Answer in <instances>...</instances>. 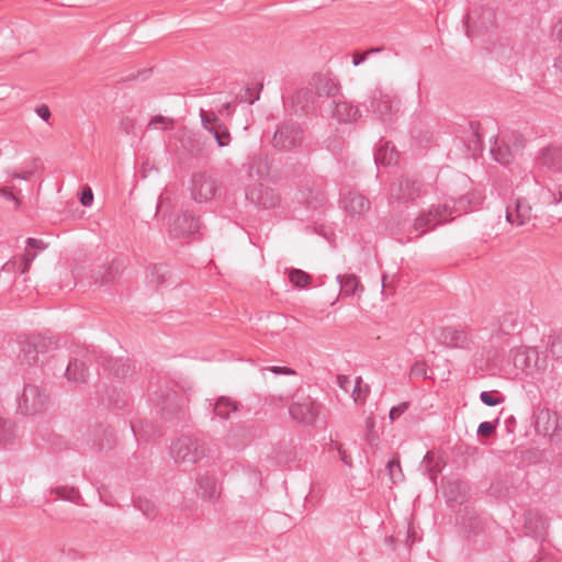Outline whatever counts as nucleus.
Segmentation results:
<instances>
[{
    "instance_id": "nucleus-18",
    "label": "nucleus",
    "mask_w": 562,
    "mask_h": 562,
    "mask_svg": "<svg viewBox=\"0 0 562 562\" xmlns=\"http://www.w3.org/2000/svg\"><path fill=\"white\" fill-rule=\"evenodd\" d=\"M196 493L203 501L213 502L220 497L221 488L214 476L201 475L198 479Z\"/></svg>"
},
{
    "instance_id": "nucleus-19",
    "label": "nucleus",
    "mask_w": 562,
    "mask_h": 562,
    "mask_svg": "<svg viewBox=\"0 0 562 562\" xmlns=\"http://www.w3.org/2000/svg\"><path fill=\"white\" fill-rule=\"evenodd\" d=\"M47 248V244H45L42 239L36 238H27L26 239V248L24 255L21 257V262L19 266L20 272L25 274L33 262V260L37 256V250H44Z\"/></svg>"
},
{
    "instance_id": "nucleus-62",
    "label": "nucleus",
    "mask_w": 562,
    "mask_h": 562,
    "mask_svg": "<svg viewBox=\"0 0 562 562\" xmlns=\"http://www.w3.org/2000/svg\"><path fill=\"white\" fill-rule=\"evenodd\" d=\"M553 34L557 40L562 43V18L554 24Z\"/></svg>"
},
{
    "instance_id": "nucleus-11",
    "label": "nucleus",
    "mask_w": 562,
    "mask_h": 562,
    "mask_svg": "<svg viewBox=\"0 0 562 562\" xmlns=\"http://www.w3.org/2000/svg\"><path fill=\"white\" fill-rule=\"evenodd\" d=\"M532 218V207L525 198H517L506 209V220L512 225L524 226Z\"/></svg>"
},
{
    "instance_id": "nucleus-4",
    "label": "nucleus",
    "mask_w": 562,
    "mask_h": 562,
    "mask_svg": "<svg viewBox=\"0 0 562 562\" xmlns=\"http://www.w3.org/2000/svg\"><path fill=\"white\" fill-rule=\"evenodd\" d=\"M452 209L448 204L432 205L427 212L417 216L413 224V232L415 238L422 237L427 232L434 229L436 226L452 221Z\"/></svg>"
},
{
    "instance_id": "nucleus-8",
    "label": "nucleus",
    "mask_w": 562,
    "mask_h": 562,
    "mask_svg": "<svg viewBox=\"0 0 562 562\" xmlns=\"http://www.w3.org/2000/svg\"><path fill=\"white\" fill-rule=\"evenodd\" d=\"M423 193V183L415 178H403L393 186L390 193L392 201L409 202L416 200Z\"/></svg>"
},
{
    "instance_id": "nucleus-23",
    "label": "nucleus",
    "mask_w": 562,
    "mask_h": 562,
    "mask_svg": "<svg viewBox=\"0 0 562 562\" xmlns=\"http://www.w3.org/2000/svg\"><path fill=\"white\" fill-rule=\"evenodd\" d=\"M558 415L555 413H551L550 411H542L538 415L537 418V429L542 431L544 436L552 437L558 427Z\"/></svg>"
},
{
    "instance_id": "nucleus-39",
    "label": "nucleus",
    "mask_w": 562,
    "mask_h": 562,
    "mask_svg": "<svg viewBox=\"0 0 562 562\" xmlns=\"http://www.w3.org/2000/svg\"><path fill=\"white\" fill-rule=\"evenodd\" d=\"M549 353L557 360L562 359V330L550 337Z\"/></svg>"
},
{
    "instance_id": "nucleus-54",
    "label": "nucleus",
    "mask_w": 562,
    "mask_h": 562,
    "mask_svg": "<svg viewBox=\"0 0 562 562\" xmlns=\"http://www.w3.org/2000/svg\"><path fill=\"white\" fill-rule=\"evenodd\" d=\"M495 426L490 422H483L479 425L477 435L482 437H488L494 431Z\"/></svg>"
},
{
    "instance_id": "nucleus-56",
    "label": "nucleus",
    "mask_w": 562,
    "mask_h": 562,
    "mask_svg": "<svg viewBox=\"0 0 562 562\" xmlns=\"http://www.w3.org/2000/svg\"><path fill=\"white\" fill-rule=\"evenodd\" d=\"M408 408L407 403H401L397 406H394L390 409V419L395 420L397 419Z\"/></svg>"
},
{
    "instance_id": "nucleus-38",
    "label": "nucleus",
    "mask_w": 562,
    "mask_h": 562,
    "mask_svg": "<svg viewBox=\"0 0 562 562\" xmlns=\"http://www.w3.org/2000/svg\"><path fill=\"white\" fill-rule=\"evenodd\" d=\"M517 324L518 318L516 314H505L499 318V330L503 331L504 334H509L512 330L516 329Z\"/></svg>"
},
{
    "instance_id": "nucleus-28",
    "label": "nucleus",
    "mask_w": 562,
    "mask_h": 562,
    "mask_svg": "<svg viewBox=\"0 0 562 562\" xmlns=\"http://www.w3.org/2000/svg\"><path fill=\"white\" fill-rule=\"evenodd\" d=\"M467 133H468V136H467V140H465V145H467L468 149L472 153V155L475 156L483 149V142H482L481 134L479 132V126L476 124L471 123L470 128Z\"/></svg>"
},
{
    "instance_id": "nucleus-25",
    "label": "nucleus",
    "mask_w": 562,
    "mask_h": 562,
    "mask_svg": "<svg viewBox=\"0 0 562 562\" xmlns=\"http://www.w3.org/2000/svg\"><path fill=\"white\" fill-rule=\"evenodd\" d=\"M65 375L70 382L85 383L88 378V369L82 361L74 359L69 361Z\"/></svg>"
},
{
    "instance_id": "nucleus-10",
    "label": "nucleus",
    "mask_w": 562,
    "mask_h": 562,
    "mask_svg": "<svg viewBox=\"0 0 562 562\" xmlns=\"http://www.w3.org/2000/svg\"><path fill=\"white\" fill-rule=\"evenodd\" d=\"M371 108L382 121H386L395 111V97L382 88H375L372 93Z\"/></svg>"
},
{
    "instance_id": "nucleus-57",
    "label": "nucleus",
    "mask_w": 562,
    "mask_h": 562,
    "mask_svg": "<svg viewBox=\"0 0 562 562\" xmlns=\"http://www.w3.org/2000/svg\"><path fill=\"white\" fill-rule=\"evenodd\" d=\"M267 370H269L270 372H272L274 374H286V375L295 374V371L288 367L272 366V367L267 368Z\"/></svg>"
},
{
    "instance_id": "nucleus-21",
    "label": "nucleus",
    "mask_w": 562,
    "mask_h": 562,
    "mask_svg": "<svg viewBox=\"0 0 562 562\" xmlns=\"http://www.w3.org/2000/svg\"><path fill=\"white\" fill-rule=\"evenodd\" d=\"M337 281L340 285L342 296L356 295L357 293L363 291V285L361 284L359 278L356 274H338Z\"/></svg>"
},
{
    "instance_id": "nucleus-29",
    "label": "nucleus",
    "mask_w": 562,
    "mask_h": 562,
    "mask_svg": "<svg viewBox=\"0 0 562 562\" xmlns=\"http://www.w3.org/2000/svg\"><path fill=\"white\" fill-rule=\"evenodd\" d=\"M542 165L551 170L562 169V149L548 148L542 156Z\"/></svg>"
},
{
    "instance_id": "nucleus-16",
    "label": "nucleus",
    "mask_w": 562,
    "mask_h": 562,
    "mask_svg": "<svg viewBox=\"0 0 562 562\" xmlns=\"http://www.w3.org/2000/svg\"><path fill=\"white\" fill-rule=\"evenodd\" d=\"M437 339L441 345L450 348H464L470 344L467 333L451 327L441 329Z\"/></svg>"
},
{
    "instance_id": "nucleus-31",
    "label": "nucleus",
    "mask_w": 562,
    "mask_h": 562,
    "mask_svg": "<svg viewBox=\"0 0 562 562\" xmlns=\"http://www.w3.org/2000/svg\"><path fill=\"white\" fill-rule=\"evenodd\" d=\"M169 271L162 267L154 265L149 268V273L147 274V283L153 286H159L167 281Z\"/></svg>"
},
{
    "instance_id": "nucleus-49",
    "label": "nucleus",
    "mask_w": 562,
    "mask_h": 562,
    "mask_svg": "<svg viewBox=\"0 0 562 562\" xmlns=\"http://www.w3.org/2000/svg\"><path fill=\"white\" fill-rule=\"evenodd\" d=\"M135 126V120L130 116H123L119 122L120 130L127 135L134 133Z\"/></svg>"
},
{
    "instance_id": "nucleus-44",
    "label": "nucleus",
    "mask_w": 562,
    "mask_h": 562,
    "mask_svg": "<svg viewBox=\"0 0 562 562\" xmlns=\"http://www.w3.org/2000/svg\"><path fill=\"white\" fill-rule=\"evenodd\" d=\"M261 161V158H254L252 161L249 164V176L251 178L256 176L260 179L268 173L267 167L261 168V166H259Z\"/></svg>"
},
{
    "instance_id": "nucleus-47",
    "label": "nucleus",
    "mask_w": 562,
    "mask_h": 562,
    "mask_svg": "<svg viewBox=\"0 0 562 562\" xmlns=\"http://www.w3.org/2000/svg\"><path fill=\"white\" fill-rule=\"evenodd\" d=\"M110 371H112L117 376H125L130 372V366L126 362H123L122 360H114L109 366Z\"/></svg>"
},
{
    "instance_id": "nucleus-26",
    "label": "nucleus",
    "mask_w": 562,
    "mask_h": 562,
    "mask_svg": "<svg viewBox=\"0 0 562 562\" xmlns=\"http://www.w3.org/2000/svg\"><path fill=\"white\" fill-rule=\"evenodd\" d=\"M93 442L100 450L111 448L114 442L112 430L102 425L97 426L93 430Z\"/></svg>"
},
{
    "instance_id": "nucleus-27",
    "label": "nucleus",
    "mask_w": 562,
    "mask_h": 562,
    "mask_svg": "<svg viewBox=\"0 0 562 562\" xmlns=\"http://www.w3.org/2000/svg\"><path fill=\"white\" fill-rule=\"evenodd\" d=\"M238 409L237 402L229 397L222 396L214 404V414L220 418L226 419L232 413Z\"/></svg>"
},
{
    "instance_id": "nucleus-58",
    "label": "nucleus",
    "mask_w": 562,
    "mask_h": 562,
    "mask_svg": "<svg viewBox=\"0 0 562 562\" xmlns=\"http://www.w3.org/2000/svg\"><path fill=\"white\" fill-rule=\"evenodd\" d=\"M0 195L5 198V199H8V200L14 201L15 207H19L20 200L16 198V195L8 187L0 188Z\"/></svg>"
},
{
    "instance_id": "nucleus-50",
    "label": "nucleus",
    "mask_w": 562,
    "mask_h": 562,
    "mask_svg": "<svg viewBox=\"0 0 562 562\" xmlns=\"http://www.w3.org/2000/svg\"><path fill=\"white\" fill-rule=\"evenodd\" d=\"M310 195H304V191H302V201L306 204H310V205H316L317 203L322 202L323 200V193L321 190H316L315 192H313L312 190H310Z\"/></svg>"
},
{
    "instance_id": "nucleus-34",
    "label": "nucleus",
    "mask_w": 562,
    "mask_h": 562,
    "mask_svg": "<svg viewBox=\"0 0 562 562\" xmlns=\"http://www.w3.org/2000/svg\"><path fill=\"white\" fill-rule=\"evenodd\" d=\"M37 351L31 346V336L21 341L20 359L26 364H33L37 361Z\"/></svg>"
},
{
    "instance_id": "nucleus-52",
    "label": "nucleus",
    "mask_w": 562,
    "mask_h": 562,
    "mask_svg": "<svg viewBox=\"0 0 562 562\" xmlns=\"http://www.w3.org/2000/svg\"><path fill=\"white\" fill-rule=\"evenodd\" d=\"M333 447L338 451L341 462L348 467H351L352 459L338 442H331Z\"/></svg>"
},
{
    "instance_id": "nucleus-35",
    "label": "nucleus",
    "mask_w": 562,
    "mask_h": 562,
    "mask_svg": "<svg viewBox=\"0 0 562 562\" xmlns=\"http://www.w3.org/2000/svg\"><path fill=\"white\" fill-rule=\"evenodd\" d=\"M467 486L461 481L449 482L446 487V495L449 501L458 502L459 499H463L465 496Z\"/></svg>"
},
{
    "instance_id": "nucleus-60",
    "label": "nucleus",
    "mask_w": 562,
    "mask_h": 562,
    "mask_svg": "<svg viewBox=\"0 0 562 562\" xmlns=\"http://www.w3.org/2000/svg\"><path fill=\"white\" fill-rule=\"evenodd\" d=\"M337 383L340 389H342L346 392H349V389L351 386V380L347 375H338Z\"/></svg>"
},
{
    "instance_id": "nucleus-7",
    "label": "nucleus",
    "mask_w": 562,
    "mask_h": 562,
    "mask_svg": "<svg viewBox=\"0 0 562 562\" xmlns=\"http://www.w3.org/2000/svg\"><path fill=\"white\" fill-rule=\"evenodd\" d=\"M246 199L258 207L272 209L280 203L279 194L263 183H256L246 189Z\"/></svg>"
},
{
    "instance_id": "nucleus-22",
    "label": "nucleus",
    "mask_w": 562,
    "mask_h": 562,
    "mask_svg": "<svg viewBox=\"0 0 562 562\" xmlns=\"http://www.w3.org/2000/svg\"><path fill=\"white\" fill-rule=\"evenodd\" d=\"M400 154L395 146L386 142L378 148L374 154V161L382 166H392L398 161Z\"/></svg>"
},
{
    "instance_id": "nucleus-32",
    "label": "nucleus",
    "mask_w": 562,
    "mask_h": 562,
    "mask_svg": "<svg viewBox=\"0 0 562 562\" xmlns=\"http://www.w3.org/2000/svg\"><path fill=\"white\" fill-rule=\"evenodd\" d=\"M15 439V425L11 420L0 418V445H11Z\"/></svg>"
},
{
    "instance_id": "nucleus-41",
    "label": "nucleus",
    "mask_w": 562,
    "mask_h": 562,
    "mask_svg": "<svg viewBox=\"0 0 562 562\" xmlns=\"http://www.w3.org/2000/svg\"><path fill=\"white\" fill-rule=\"evenodd\" d=\"M37 167H38V159L34 158L26 165V169L24 171H14L11 173V177L13 179H21V180L27 181L35 175Z\"/></svg>"
},
{
    "instance_id": "nucleus-15",
    "label": "nucleus",
    "mask_w": 562,
    "mask_h": 562,
    "mask_svg": "<svg viewBox=\"0 0 562 562\" xmlns=\"http://www.w3.org/2000/svg\"><path fill=\"white\" fill-rule=\"evenodd\" d=\"M316 95L308 85V87H304L299 89L292 97L291 108L294 113H308L310 111L315 109Z\"/></svg>"
},
{
    "instance_id": "nucleus-48",
    "label": "nucleus",
    "mask_w": 562,
    "mask_h": 562,
    "mask_svg": "<svg viewBox=\"0 0 562 562\" xmlns=\"http://www.w3.org/2000/svg\"><path fill=\"white\" fill-rule=\"evenodd\" d=\"M159 124H162V130H168V128H171L173 126V120L172 119H169V117H165L162 115H156L154 116L149 123H148V127L150 128H157Z\"/></svg>"
},
{
    "instance_id": "nucleus-64",
    "label": "nucleus",
    "mask_w": 562,
    "mask_h": 562,
    "mask_svg": "<svg viewBox=\"0 0 562 562\" xmlns=\"http://www.w3.org/2000/svg\"><path fill=\"white\" fill-rule=\"evenodd\" d=\"M258 98H259L258 95H256V97L251 95L250 89H247L245 91V94L240 97L241 101L248 102L250 104H252L255 102V100H257Z\"/></svg>"
},
{
    "instance_id": "nucleus-37",
    "label": "nucleus",
    "mask_w": 562,
    "mask_h": 562,
    "mask_svg": "<svg viewBox=\"0 0 562 562\" xmlns=\"http://www.w3.org/2000/svg\"><path fill=\"white\" fill-rule=\"evenodd\" d=\"M117 269L114 267V265H110L108 267H103L101 271L97 272L94 274V280L97 283L109 284L114 281L116 277Z\"/></svg>"
},
{
    "instance_id": "nucleus-61",
    "label": "nucleus",
    "mask_w": 562,
    "mask_h": 562,
    "mask_svg": "<svg viewBox=\"0 0 562 562\" xmlns=\"http://www.w3.org/2000/svg\"><path fill=\"white\" fill-rule=\"evenodd\" d=\"M553 69H554V75L562 82V55L558 56L554 59Z\"/></svg>"
},
{
    "instance_id": "nucleus-14",
    "label": "nucleus",
    "mask_w": 562,
    "mask_h": 562,
    "mask_svg": "<svg viewBox=\"0 0 562 562\" xmlns=\"http://www.w3.org/2000/svg\"><path fill=\"white\" fill-rule=\"evenodd\" d=\"M548 521L546 517L537 512H528L525 514L524 531L528 537L537 540H543L547 536Z\"/></svg>"
},
{
    "instance_id": "nucleus-42",
    "label": "nucleus",
    "mask_w": 562,
    "mask_h": 562,
    "mask_svg": "<svg viewBox=\"0 0 562 562\" xmlns=\"http://www.w3.org/2000/svg\"><path fill=\"white\" fill-rule=\"evenodd\" d=\"M59 498L70 502H77L80 497V493L75 487H56L52 490Z\"/></svg>"
},
{
    "instance_id": "nucleus-45",
    "label": "nucleus",
    "mask_w": 562,
    "mask_h": 562,
    "mask_svg": "<svg viewBox=\"0 0 562 562\" xmlns=\"http://www.w3.org/2000/svg\"><path fill=\"white\" fill-rule=\"evenodd\" d=\"M495 391H483L480 394V400L486 405V406H496L501 403H503L504 398L498 397L495 395Z\"/></svg>"
},
{
    "instance_id": "nucleus-30",
    "label": "nucleus",
    "mask_w": 562,
    "mask_h": 562,
    "mask_svg": "<svg viewBox=\"0 0 562 562\" xmlns=\"http://www.w3.org/2000/svg\"><path fill=\"white\" fill-rule=\"evenodd\" d=\"M507 144H510L512 150L517 156L519 155L527 144L526 137L517 131H508L503 133Z\"/></svg>"
},
{
    "instance_id": "nucleus-36",
    "label": "nucleus",
    "mask_w": 562,
    "mask_h": 562,
    "mask_svg": "<svg viewBox=\"0 0 562 562\" xmlns=\"http://www.w3.org/2000/svg\"><path fill=\"white\" fill-rule=\"evenodd\" d=\"M289 279L293 285L301 289L306 288L312 280L311 276L301 269H292Z\"/></svg>"
},
{
    "instance_id": "nucleus-12",
    "label": "nucleus",
    "mask_w": 562,
    "mask_h": 562,
    "mask_svg": "<svg viewBox=\"0 0 562 562\" xmlns=\"http://www.w3.org/2000/svg\"><path fill=\"white\" fill-rule=\"evenodd\" d=\"M200 227V217L190 211H183L175 218L171 226V232L176 236H187L198 233Z\"/></svg>"
},
{
    "instance_id": "nucleus-13",
    "label": "nucleus",
    "mask_w": 562,
    "mask_h": 562,
    "mask_svg": "<svg viewBox=\"0 0 562 562\" xmlns=\"http://www.w3.org/2000/svg\"><path fill=\"white\" fill-rule=\"evenodd\" d=\"M316 98H335L339 93L338 82L328 75H314L310 81Z\"/></svg>"
},
{
    "instance_id": "nucleus-63",
    "label": "nucleus",
    "mask_w": 562,
    "mask_h": 562,
    "mask_svg": "<svg viewBox=\"0 0 562 562\" xmlns=\"http://www.w3.org/2000/svg\"><path fill=\"white\" fill-rule=\"evenodd\" d=\"M138 507L143 510V513L147 517H153L154 516V506L150 503L146 502L144 505L139 504Z\"/></svg>"
},
{
    "instance_id": "nucleus-17",
    "label": "nucleus",
    "mask_w": 562,
    "mask_h": 562,
    "mask_svg": "<svg viewBox=\"0 0 562 562\" xmlns=\"http://www.w3.org/2000/svg\"><path fill=\"white\" fill-rule=\"evenodd\" d=\"M344 209L350 216H362L370 210V201L360 193L349 192L344 196Z\"/></svg>"
},
{
    "instance_id": "nucleus-40",
    "label": "nucleus",
    "mask_w": 562,
    "mask_h": 562,
    "mask_svg": "<svg viewBox=\"0 0 562 562\" xmlns=\"http://www.w3.org/2000/svg\"><path fill=\"white\" fill-rule=\"evenodd\" d=\"M386 469L392 483H397L402 481L403 473L398 458H393L392 460H390L386 464Z\"/></svg>"
},
{
    "instance_id": "nucleus-59",
    "label": "nucleus",
    "mask_w": 562,
    "mask_h": 562,
    "mask_svg": "<svg viewBox=\"0 0 562 562\" xmlns=\"http://www.w3.org/2000/svg\"><path fill=\"white\" fill-rule=\"evenodd\" d=\"M36 114L45 122H48L50 117V110L47 105H38L35 110Z\"/></svg>"
},
{
    "instance_id": "nucleus-24",
    "label": "nucleus",
    "mask_w": 562,
    "mask_h": 562,
    "mask_svg": "<svg viewBox=\"0 0 562 562\" xmlns=\"http://www.w3.org/2000/svg\"><path fill=\"white\" fill-rule=\"evenodd\" d=\"M333 115L339 122H353L360 116L359 109L347 101L336 103Z\"/></svg>"
},
{
    "instance_id": "nucleus-20",
    "label": "nucleus",
    "mask_w": 562,
    "mask_h": 562,
    "mask_svg": "<svg viewBox=\"0 0 562 562\" xmlns=\"http://www.w3.org/2000/svg\"><path fill=\"white\" fill-rule=\"evenodd\" d=\"M492 157L499 164H510L516 155L512 150L510 144H507L503 134L495 139L494 145L491 147Z\"/></svg>"
},
{
    "instance_id": "nucleus-46",
    "label": "nucleus",
    "mask_w": 562,
    "mask_h": 562,
    "mask_svg": "<svg viewBox=\"0 0 562 562\" xmlns=\"http://www.w3.org/2000/svg\"><path fill=\"white\" fill-rule=\"evenodd\" d=\"M362 379L358 376L355 381V387L352 390V397L355 402H364L367 394L369 392V387L366 385L364 391L361 389Z\"/></svg>"
},
{
    "instance_id": "nucleus-2",
    "label": "nucleus",
    "mask_w": 562,
    "mask_h": 562,
    "mask_svg": "<svg viewBox=\"0 0 562 562\" xmlns=\"http://www.w3.org/2000/svg\"><path fill=\"white\" fill-rule=\"evenodd\" d=\"M49 395L46 389L36 383H26L18 402V411L23 415H35L46 409Z\"/></svg>"
},
{
    "instance_id": "nucleus-9",
    "label": "nucleus",
    "mask_w": 562,
    "mask_h": 562,
    "mask_svg": "<svg viewBox=\"0 0 562 562\" xmlns=\"http://www.w3.org/2000/svg\"><path fill=\"white\" fill-rule=\"evenodd\" d=\"M290 416L299 424L312 425L318 416V406L310 398L297 401L289 406Z\"/></svg>"
},
{
    "instance_id": "nucleus-33",
    "label": "nucleus",
    "mask_w": 562,
    "mask_h": 562,
    "mask_svg": "<svg viewBox=\"0 0 562 562\" xmlns=\"http://www.w3.org/2000/svg\"><path fill=\"white\" fill-rule=\"evenodd\" d=\"M31 346H33L37 353H44L57 347L53 338L44 337L42 335L31 336Z\"/></svg>"
},
{
    "instance_id": "nucleus-51",
    "label": "nucleus",
    "mask_w": 562,
    "mask_h": 562,
    "mask_svg": "<svg viewBox=\"0 0 562 562\" xmlns=\"http://www.w3.org/2000/svg\"><path fill=\"white\" fill-rule=\"evenodd\" d=\"M411 375L415 378H426L427 366L423 361L415 362L411 368Z\"/></svg>"
},
{
    "instance_id": "nucleus-1",
    "label": "nucleus",
    "mask_w": 562,
    "mask_h": 562,
    "mask_svg": "<svg viewBox=\"0 0 562 562\" xmlns=\"http://www.w3.org/2000/svg\"><path fill=\"white\" fill-rule=\"evenodd\" d=\"M304 130L293 120H285L277 125L271 144L279 151H291L302 146Z\"/></svg>"
},
{
    "instance_id": "nucleus-6",
    "label": "nucleus",
    "mask_w": 562,
    "mask_h": 562,
    "mask_svg": "<svg viewBox=\"0 0 562 562\" xmlns=\"http://www.w3.org/2000/svg\"><path fill=\"white\" fill-rule=\"evenodd\" d=\"M220 190L218 181L205 173H196L192 177L191 194L192 198L199 202L204 203L215 198Z\"/></svg>"
},
{
    "instance_id": "nucleus-53",
    "label": "nucleus",
    "mask_w": 562,
    "mask_h": 562,
    "mask_svg": "<svg viewBox=\"0 0 562 562\" xmlns=\"http://www.w3.org/2000/svg\"><path fill=\"white\" fill-rule=\"evenodd\" d=\"M93 202V193L90 187H85L81 192L80 203L83 206H90Z\"/></svg>"
},
{
    "instance_id": "nucleus-3",
    "label": "nucleus",
    "mask_w": 562,
    "mask_h": 562,
    "mask_svg": "<svg viewBox=\"0 0 562 562\" xmlns=\"http://www.w3.org/2000/svg\"><path fill=\"white\" fill-rule=\"evenodd\" d=\"M204 441L195 437H182L171 446V456L177 463L193 464L206 456Z\"/></svg>"
},
{
    "instance_id": "nucleus-43",
    "label": "nucleus",
    "mask_w": 562,
    "mask_h": 562,
    "mask_svg": "<svg viewBox=\"0 0 562 562\" xmlns=\"http://www.w3.org/2000/svg\"><path fill=\"white\" fill-rule=\"evenodd\" d=\"M521 357H524V363H525V362H527V360H530V359H531V357H536L535 366H536L538 369H540V370H546V368H547V362H546V360L540 361V360H539V358H538V351H537L536 349H533V348H532V349H529V350L527 351V355H526V356L518 353V355L516 356V358H515V363H516V364L518 363V361L520 360V358H521Z\"/></svg>"
},
{
    "instance_id": "nucleus-55",
    "label": "nucleus",
    "mask_w": 562,
    "mask_h": 562,
    "mask_svg": "<svg viewBox=\"0 0 562 562\" xmlns=\"http://www.w3.org/2000/svg\"><path fill=\"white\" fill-rule=\"evenodd\" d=\"M380 50H381V48H371V49L367 50L363 54L355 53L353 54V65L355 66H359L360 64H362L368 58L369 55H371L373 53H378Z\"/></svg>"
},
{
    "instance_id": "nucleus-5",
    "label": "nucleus",
    "mask_w": 562,
    "mask_h": 562,
    "mask_svg": "<svg viewBox=\"0 0 562 562\" xmlns=\"http://www.w3.org/2000/svg\"><path fill=\"white\" fill-rule=\"evenodd\" d=\"M201 123L216 140L218 147H226L232 142V135L228 127L212 111L200 110Z\"/></svg>"
}]
</instances>
